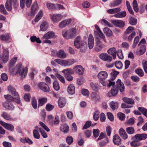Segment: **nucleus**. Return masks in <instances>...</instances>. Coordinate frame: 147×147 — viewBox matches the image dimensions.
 <instances>
[{"label":"nucleus","mask_w":147,"mask_h":147,"mask_svg":"<svg viewBox=\"0 0 147 147\" xmlns=\"http://www.w3.org/2000/svg\"><path fill=\"white\" fill-rule=\"evenodd\" d=\"M74 44L75 47L77 49L83 48L85 49L87 48L86 42L80 36H78L75 38Z\"/></svg>","instance_id":"nucleus-1"},{"label":"nucleus","mask_w":147,"mask_h":147,"mask_svg":"<svg viewBox=\"0 0 147 147\" xmlns=\"http://www.w3.org/2000/svg\"><path fill=\"white\" fill-rule=\"evenodd\" d=\"M76 30L75 28L70 29L62 32L63 37L67 39L73 38L76 35Z\"/></svg>","instance_id":"nucleus-2"},{"label":"nucleus","mask_w":147,"mask_h":147,"mask_svg":"<svg viewBox=\"0 0 147 147\" xmlns=\"http://www.w3.org/2000/svg\"><path fill=\"white\" fill-rule=\"evenodd\" d=\"M2 54L0 56V62L2 63H5L8 61L9 56V51L6 48L3 47Z\"/></svg>","instance_id":"nucleus-3"},{"label":"nucleus","mask_w":147,"mask_h":147,"mask_svg":"<svg viewBox=\"0 0 147 147\" xmlns=\"http://www.w3.org/2000/svg\"><path fill=\"white\" fill-rule=\"evenodd\" d=\"M16 73L19 74L22 78H24L26 75L27 72V69L26 67L24 68L21 63L18 64L16 66Z\"/></svg>","instance_id":"nucleus-4"},{"label":"nucleus","mask_w":147,"mask_h":147,"mask_svg":"<svg viewBox=\"0 0 147 147\" xmlns=\"http://www.w3.org/2000/svg\"><path fill=\"white\" fill-rule=\"evenodd\" d=\"M19 3L18 0H7L5 4L6 9L8 11L12 10V7H17Z\"/></svg>","instance_id":"nucleus-5"},{"label":"nucleus","mask_w":147,"mask_h":147,"mask_svg":"<svg viewBox=\"0 0 147 147\" xmlns=\"http://www.w3.org/2000/svg\"><path fill=\"white\" fill-rule=\"evenodd\" d=\"M8 91L11 93V95L14 97L15 99V102L19 104L20 102V99L18 93L16 92V90L11 86H9L8 87Z\"/></svg>","instance_id":"nucleus-6"},{"label":"nucleus","mask_w":147,"mask_h":147,"mask_svg":"<svg viewBox=\"0 0 147 147\" xmlns=\"http://www.w3.org/2000/svg\"><path fill=\"white\" fill-rule=\"evenodd\" d=\"M99 58L102 60L108 63L111 62L112 60V57L106 53H102L99 55Z\"/></svg>","instance_id":"nucleus-7"},{"label":"nucleus","mask_w":147,"mask_h":147,"mask_svg":"<svg viewBox=\"0 0 147 147\" xmlns=\"http://www.w3.org/2000/svg\"><path fill=\"white\" fill-rule=\"evenodd\" d=\"M95 28L96 30V31H94V34L95 35H98L100 38L103 40L105 43H107V42L105 39V35L101 31L98 26L96 25H95Z\"/></svg>","instance_id":"nucleus-8"},{"label":"nucleus","mask_w":147,"mask_h":147,"mask_svg":"<svg viewBox=\"0 0 147 147\" xmlns=\"http://www.w3.org/2000/svg\"><path fill=\"white\" fill-rule=\"evenodd\" d=\"M105 47V45L102 43L100 39H97L96 42V45L94 48L95 50L97 52L100 51Z\"/></svg>","instance_id":"nucleus-9"},{"label":"nucleus","mask_w":147,"mask_h":147,"mask_svg":"<svg viewBox=\"0 0 147 147\" xmlns=\"http://www.w3.org/2000/svg\"><path fill=\"white\" fill-rule=\"evenodd\" d=\"M121 92H123L125 89V86L123 83L121 82L120 79H118L116 82V85H114Z\"/></svg>","instance_id":"nucleus-10"},{"label":"nucleus","mask_w":147,"mask_h":147,"mask_svg":"<svg viewBox=\"0 0 147 147\" xmlns=\"http://www.w3.org/2000/svg\"><path fill=\"white\" fill-rule=\"evenodd\" d=\"M63 18V16L60 14H54L51 15V19L54 23H57Z\"/></svg>","instance_id":"nucleus-11"},{"label":"nucleus","mask_w":147,"mask_h":147,"mask_svg":"<svg viewBox=\"0 0 147 147\" xmlns=\"http://www.w3.org/2000/svg\"><path fill=\"white\" fill-rule=\"evenodd\" d=\"M39 88L44 92H48L49 91V88L48 86L44 82H40L38 84Z\"/></svg>","instance_id":"nucleus-12"},{"label":"nucleus","mask_w":147,"mask_h":147,"mask_svg":"<svg viewBox=\"0 0 147 147\" xmlns=\"http://www.w3.org/2000/svg\"><path fill=\"white\" fill-rule=\"evenodd\" d=\"M0 124L8 130L13 131L14 129V127L10 124L6 123L2 121H0Z\"/></svg>","instance_id":"nucleus-13"},{"label":"nucleus","mask_w":147,"mask_h":147,"mask_svg":"<svg viewBox=\"0 0 147 147\" xmlns=\"http://www.w3.org/2000/svg\"><path fill=\"white\" fill-rule=\"evenodd\" d=\"M113 24L116 27L122 28L124 26L125 23L123 21L121 20H113L112 21Z\"/></svg>","instance_id":"nucleus-14"},{"label":"nucleus","mask_w":147,"mask_h":147,"mask_svg":"<svg viewBox=\"0 0 147 147\" xmlns=\"http://www.w3.org/2000/svg\"><path fill=\"white\" fill-rule=\"evenodd\" d=\"M71 21V20L70 19L63 20L59 24V27L60 28H64L70 24Z\"/></svg>","instance_id":"nucleus-15"},{"label":"nucleus","mask_w":147,"mask_h":147,"mask_svg":"<svg viewBox=\"0 0 147 147\" xmlns=\"http://www.w3.org/2000/svg\"><path fill=\"white\" fill-rule=\"evenodd\" d=\"M73 69L75 73L80 75L82 74L84 72V68L80 65L76 66L73 68Z\"/></svg>","instance_id":"nucleus-16"},{"label":"nucleus","mask_w":147,"mask_h":147,"mask_svg":"<svg viewBox=\"0 0 147 147\" xmlns=\"http://www.w3.org/2000/svg\"><path fill=\"white\" fill-rule=\"evenodd\" d=\"M56 55L58 57L63 59L65 58L67 54L66 53L64 50L61 49L57 52Z\"/></svg>","instance_id":"nucleus-17"},{"label":"nucleus","mask_w":147,"mask_h":147,"mask_svg":"<svg viewBox=\"0 0 147 147\" xmlns=\"http://www.w3.org/2000/svg\"><path fill=\"white\" fill-rule=\"evenodd\" d=\"M113 141L114 144L116 145H119L121 144V139L118 135L115 134L113 136Z\"/></svg>","instance_id":"nucleus-18"},{"label":"nucleus","mask_w":147,"mask_h":147,"mask_svg":"<svg viewBox=\"0 0 147 147\" xmlns=\"http://www.w3.org/2000/svg\"><path fill=\"white\" fill-rule=\"evenodd\" d=\"M107 73L104 71L100 72L97 75L98 78L100 80H105L107 77Z\"/></svg>","instance_id":"nucleus-19"},{"label":"nucleus","mask_w":147,"mask_h":147,"mask_svg":"<svg viewBox=\"0 0 147 147\" xmlns=\"http://www.w3.org/2000/svg\"><path fill=\"white\" fill-rule=\"evenodd\" d=\"M118 90L115 86H113L111 91L107 93V95L109 97L114 96L117 94Z\"/></svg>","instance_id":"nucleus-20"},{"label":"nucleus","mask_w":147,"mask_h":147,"mask_svg":"<svg viewBox=\"0 0 147 147\" xmlns=\"http://www.w3.org/2000/svg\"><path fill=\"white\" fill-rule=\"evenodd\" d=\"M107 52L108 54L111 55L113 56L114 59H115L117 51L115 47H112L109 49L107 50Z\"/></svg>","instance_id":"nucleus-21"},{"label":"nucleus","mask_w":147,"mask_h":147,"mask_svg":"<svg viewBox=\"0 0 147 147\" xmlns=\"http://www.w3.org/2000/svg\"><path fill=\"white\" fill-rule=\"evenodd\" d=\"M1 115L4 119L7 120L15 121L16 119V118H13L11 117L10 115L6 112H3Z\"/></svg>","instance_id":"nucleus-22"},{"label":"nucleus","mask_w":147,"mask_h":147,"mask_svg":"<svg viewBox=\"0 0 147 147\" xmlns=\"http://www.w3.org/2000/svg\"><path fill=\"white\" fill-rule=\"evenodd\" d=\"M75 88L73 84H69L67 88V92L69 94H74L75 93Z\"/></svg>","instance_id":"nucleus-23"},{"label":"nucleus","mask_w":147,"mask_h":147,"mask_svg":"<svg viewBox=\"0 0 147 147\" xmlns=\"http://www.w3.org/2000/svg\"><path fill=\"white\" fill-rule=\"evenodd\" d=\"M38 9V5L36 2H34L32 5L30 14L34 16L35 14V11Z\"/></svg>","instance_id":"nucleus-24"},{"label":"nucleus","mask_w":147,"mask_h":147,"mask_svg":"<svg viewBox=\"0 0 147 147\" xmlns=\"http://www.w3.org/2000/svg\"><path fill=\"white\" fill-rule=\"evenodd\" d=\"M55 36V33L52 32H49L44 34L42 38L50 39L53 38Z\"/></svg>","instance_id":"nucleus-25"},{"label":"nucleus","mask_w":147,"mask_h":147,"mask_svg":"<svg viewBox=\"0 0 147 147\" xmlns=\"http://www.w3.org/2000/svg\"><path fill=\"white\" fill-rule=\"evenodd\" d=\"M146 48L145 45H143L140 47L139 50H138L136 51V54L140 55H142L146 51Z\"/></svg>","instance_id":"nucleus-26"},{"label":"nucleus","mask_w":147,"mask_h":147,"mask_svg":"<svg viewBox=\"0 0 147 147\" xmlns=\"http://www.w3.org/2000/svg\"><path fill=\"white\" fill-rule=\"evenodd\" d=\"M66 101L65 99L63 97H61L59 98L58 101V104L59 106L61 107H63L65 105Z\"/></svg>","instance_id":"nucleus-27"},{"label":"nucleus","mask_w":147,"mask_h":147,"mask_svg":"<svg viewBox=\"0 0 147 147\" xmlns=\"http://www.w3.org/2000/svg\"><path fill=\"white\" fill-rule=\"evenodd\" d=\"M48 24L47 23L44 21L43 22L40 26V30L42 31H45L47 30L48 27Z\"/></svg>","instance_id":"nucleus-28"},{"label":"nucleus","mask_w":147,"mask_h":147,"mask_svg":"<svg viewBox=\"0 0 147 147\" xmlns=\"http://www.w3.org/2000/svg\"><path fill=\"white\" fill-rule=\"evenodd\" d=\"M121 9L119 7H117L115 8L110 9L107 10V12L110 14H113L117 13L121 11Z\"/></svg>","instance_id":"nucleus-29"},{"label":"nucleus","mask_w":147,"mask_h":147,"mask_svg":"<svg viewBox=\"0 0 147 147\" xmlns=\"http://www.w3.org/2000/svg\"><path fill=\"white\" fill-rule=\"evenodd\" d=\"M54 61L55 62L62 66H67L66 60L57 59H55Z\"/></svg>","instance_id":"nucleus-30"},{"label":"nucleus","mask_w":147,"mask_h":147,"mask_svg":"<svg viewBox=\"0 0 147 147\" xmlns=\"http://www.w3.org/2000/svg\"><path fill=\"white\" fill-rule=\"evenodd\" d=\"M69 127L65 124H63L61 125L60 127V130L61 131L66 133L69 131Z\"/></svg>","instance_id":"nucleus-31"},{"label":"nucleus","mask_w":147,"mask_h":147,"mask_svg":"<svg viewBox=\"0 0 147 147\" xmlns=\"http://www.w3.org/2000/svg\"><path fill=\"white\" fill-rule=\"evenodd\" d=\"M126 15V13L125 11H121L118 12L117 13L114 14V17L117 18H122L125 17Z\"/></svg>","instance_id":"nucleus-32"},{"label":"nucleus","mask_w":147,"mask_h":147,"mask_svg":"<svg viewBox=\"0 0 147 147\" xmlns=\"http://www.w3.org/2000/svg\"><path fill=\"white\" fill-rule=\"evenodd\" d=\"M46 5L47 8L51 11L55 10V4L48 2L46 3Z\"/></svg>","instance_id":"nucleus-33"},{"label":"nucleus","mask_w":147,"mask_h":147,"mask_svg":"<svg viewBox=\"0 0 147 147\" xmlns=\"http://www.w3.org/2000/svg\"><path fill=\"white\" fill-rule=\"evenodd\" d=\"M134 30V29L133 27H129L125 32L124 37L127 38V35L132 32Z\"/></svg>","instance_id":"nucleus-34"},{"label":"nucleus","mask_w":147,"mask_h":147,"mask_svg":"<svg viewBox=\"0 0 147 147\" xmlns=\"http://www.w3.org/2000/svg\"><path fill=\"white\" fill-rule=\"evenodd\" d=\"M103 31L104 33L108 36H110L112 35V31L108 28H105L103 29Z\"/></svg>","instance_id":"nucleus-35"},{"label":"nucleus","mask_w":147,"mask_h":147,"mask_svg":"<svg viewBox=\"0 0 147 147\" xmlns=\"http://www.w3.org/2000/svg\"><path fill=\"white\" fill-rule=\"evenodd\" d=\"M47 101L46 98H40L38 101V106H41L45 104Z\"/></svg>","instance_id":"nucleus-36"},{"label":"nucleus","mask_w":147,"mask_h":147,"mask_svg":"<svg viewBox=\"0 0 147 147\" xmlns=\"http://www.w3.org/2000/svg\"><path fill=\"white\" fill-rule=\"evenodd\" d=\"M121 0H115L110 4V6L111 7H115L121 4Z\"/></svg>","instance_id":"nucleus-37"},{"label":"nucleus","mask_w":147,"mask_h":147,"mask_svg":"<svg viewBox=\"0 0 147 147\" xmlns=\"http://www.w3.org/2000/svg\"><path fill=\"white\" fill-rule=\"evenodd\" d=\"M3 106L8 110H13L14 108L13 106L10 103L5 102L3 103Z\"/></svg>","instance_id":"nucleus-38"},{"label":"nucleus","mask_w":147,"mask_h":147,"mask_svg":"<svg viewBox=\"0 0 147 147\" xmlns=\"http://www.w3.org/2000/svg\"><path fill=\"white\" fill-rule=\"evenodd\" d=\"M133 141L131 142L130 145L131 146L133 147H136L140 146L141 143L136 140L134 139H131Z\"/></svg>","instance_id":"nucleus-39"},{"label":"nucleus","mask_w":147,"mask_h":147,"mask_svg":"<svg viewBox=\"0 0 147 147\" xmlns=\"http://www.w3.org/2000/svg\"><path fill=\"white\" fill-rule=\"evenodd\" d=\"M110 106L113 110L117 109L118 106V104L117 102L112 101L110 103Z\"/></svg>","instance_id":"nucleus-40"},{"label":"nucleus","mask_w":147,"mask_h":147,"mask_svg":"<svg viewBox=\"0 0 147 147\" xmlns=\"http://www.w3.org/2000/svg\"><path fill=\"white\" fill-rule=\"evenodd\" d=\"M91 98L92 100L96 101H99L100 99V96L95 93H92Z\"/></svg>","instance_id":"nucleus-41"},{"label":"nucleus","mask_w":147,"mask_h":147,"mask_svg":"<svg viewBox=\"0 0 147 147\" xmlns=\"http://www.w3.org/2000/svg\"><path fill=\"white\" fill-rule=\"evenodd\" d=\"M123 100L127 104L133 105L134 103V100L131 98L125 97L123 98Z\"/></svg>","instance_id":"nucleus-42"},{"label":"nucleus","mask_w":147,"mask_h":147,"mask_svg":"<svg viewBox=\"0 0 147 147\" xmlns=\"http://www.w3.org/2000/svg\"><path fill=\"white\" fill-rule=\"evenodd\" d=\"M62 72L64 74L65 76L73 73L72 70L70 69H63L62 71Z\"/></svg>","instance_id":"nucleus-43"},{"label":"nucleus","mask_w":147,"mask_h":147,"mask_svg":"<svg viewBox=\"0 0 147 147\" xmlns=\"http://www.w3.org/2000/svg\"><path fill=\"white\" fill-rule=\"evenodd\" d=\"M42 11H40L37 14L35 18L34 21L35 22H37L42 16Z\"/></svg>","instance_id":"nucleus-44"},{"label":"nucleus","mask_w":147,"mask_h":147,"mask_svg":"<svg viewBox=\"0 0 147 147\" xmlns=\"http://www.w3.org/2000/svg\"><path fill=\"white\" fill-rule=\"evenodd\" d=\"M17 58L14 57L11 59L9 63V67L10 68H11L14 65L17 60Z\"/></svg>","instance_id":"nucleus-45"},{"label":"nucleus","mask_w":147,"mask_h":147,"mask_svg":"<svg viewBox=\"0 0 147 147\" xmlns=\"http://www.w3.org/2000/svg\"><path fill=\"white\" fill-rule=\"evenodd\" d=\"M119 72L118 71H116L115 70H113L112 72L111 73V79L112 80H114L117 77V74H118Z\"/></svg>","instance_id":"nucleus-46"},{"label":"nucleus","mask_w":147,"mask_h":147,"mask_svg":"<svg viewBox=\"0 0 147 147\" xmlns=\"http://www.w3.org/2000/svg\"><path fill=\"white\" fill-rule=\"evenodd\" d=\"M126 131L128 134H132L134 133L135 130L133 127H130L126 128Z\"/></svg>","instance_id":"nucleus-47"},{"label":"nucleus","mask_w":147,"mask_h":147,"mask_svg":"<svg viewBox=\"0 0 147 147\" xmlns=\"http://www.w3.org/2000/svg\"><path fill=\"white\" fill-rule=\"evenodd\" d=\"M57 78L63 83H64L65 82V79L61 75L57 73H56L55 75Z\"/></svg>","instance_id":"nucleus-48"},{"label":"nucleus","mask_w":147,"mask_h":147,"mask_svg":"<svg viewBox=\"0 0 147 147\" xmlns=\"http://www.w3.org/2000/svg\"><path fill=\"white\" fill-rule=\"evenodd\" d=\"M133 7L135 11L138 12L139 9L136 0H134L133 2Z\"/></svg>","instance_id":"nucleus-49"},{"label":"nucleus","mask_w":147,"mask_h":147,"mask_svg":"<svg viewBox=\"0 0 147 147\" xmlns=\"http://www.w3.org/2000/svg\"><path fill=\"white\" fill-rule=\"evenodd\" d=\"M101 23L102 24H104L105 26L108 27H112L113 26V25L108 22L107 20L104 19H102L101 20Z\"/></svg>","instance_id":"nucleus-50"},{"label":"nucleus","mask_w":147,"mask_h":147,"mask_svg":"<svg viewBox=\"0 0 147 147\" xmlns=\"http://www.w3.org/2000/svg\"><path fill=\"white\" fill-rule=\"evenodd\" d=\"M136 35V32H133L130 34L129 36L127 35V38L124 37L125 39L127 40L130 42L132 39Z\"/></svg>","instance_id":"nucleus-51"},{"label":"nucleus","mask_w":147,"mask_h":147,"mask_svg":"<svg viewBox=\"0 0 147 147\" xmlns=\"http://www.w3.org/2000/svg\"><path fill=\"white\" fill-rule=\"evenodd\" d=\"M5 98L9 102H10L12 101H15V100L16 99V98L15 99L14 98V97H13L11 95L7 94V95H4Z\"/></svg>","instance_id":"nucleus-52"},{"label":"nucleus","mask_w":147,"mask_h":147,"mask_svg":"<svg viewBox=\"0 0 147 147\" xmlns=\"http://www.w3.org/2000/svg\"><path fill=\"white\" fill-rule=\"evenodd\" d=\"M53 87L54 89L56 91H58L60 89V86L59 83L57 81H54L53 84Z\"/></svg>","instance_id":"nucleus-53"},{"label":"nucleus","mask_w":147,"mask_h":147,"mask_svg":"<svg viewBox=\"0 0 147 147\" xmlns=\"http://www.w3.org/2000/svg\"><path fill=\"white\" fill-rule=\"evenodd\" d=\"M137 20L134 17H131L129 20V23L132 25H134L137 23Z\"/></svg>","instance_id":"nucleus-54"},{"label":"nucleus","mask_w":147,"mask_h":147,"mask_svg":"<svg viewBox=\"0 0 147 147\" xmlns=\"http://www.w3.org/2000/svg\"><path fill=\"white\" fill-rule=\"evenodd\" d=\"M135 73L140 76H143L144 75V72L142 70L140 69H135Z\"/></svg>","instance_id":"nucleus-55"},{"label":"nucleus","mask_w":147,"mask_h":147,"mask_svg":"<svg viewBox=\"0 0 147 147\" xmlns=\"http://www.w3.org/2000/svg\"><path fill=\"white\" fill-rule=\"evenodd\" d=\"M139 40V38L138 36L136 37L134 40V43L132 46L133 49L136 46Z\"/></svg>","instance_id":"nucleus-56"},{"label":"nucleus","mask_w":147,"mask_h":147,"mask_svg":"<svg viewBox=\"0 0 147 147\" xmlns=\"http://www.w3.org/2000/svg\"><path fill=\"white\" fill-rule=\"evenodd\" d=\"M115 65L116 68L118 69L122 68L123 67V64L120 61H117L115 62Z\"/></svg>","instance_id":"nucleus-57"},{"label":"nucleus","mask_w":147,"mask_h":147,"mask_svg":"<svg viewBox=\"0 0 147 147\" xmlns=\"http://www.w3.org/2000/svg\"><path fill=\"white\" fill-rule=\"evenodd\" d=\"M32 105L34 109L37 108V101L33 97L32 98Z\"/></svg>","instance_id":"nucleus-58"},{"label":"nucleus","mask_w":147,"mask_h":147,"mask_svg":"<svg viewBox=\"0 0 147 147\" xmlns=\"http://www.w3.org/2000/svg\"><path fill=\"white\" fill-rule=\"evenodd\" d=\"M54 106L53 105L49 103L47 104L46 106V109L47 111H50L52 110L54 108Z\"/></svg>","instance_id":"nucleus-59"},{"label":"nucleus","mask_w":147,"mask_h":147,"mask_svg":"<svg viewBox=\"0 0 147 147\" xmlns=\"http://www.w3.org/2000/svg\"><path fill=\"white\" fill-rule=\"evenodd\" d=\"M39 123L41 126H42L45 130L48 132H49L50 130L46 125L43 122L40 121Z\"/></svg>","instance_id":"nucleus-60"},{"label":"nucleus","mask_w":147,"mask_h":147,"mask_svg":"<svg viewBox=\"0 0 147 147\" xmlns=\"http://www.w3.org/2000/svg\"><path fill=\"white\" fill-rule=\"evenodd\" d=\"M140 134H137L135 135L134 136L131 138V139H134L136 140L138 142L141 141L140 137Z\"/></svg>","instance_id":"nucleus-61"},{"label":"nucleus","mask_w":147,"mask_h":147,"mask_svg":"<svg viewBox=\"0 0 147 147\" xmlns=\"http://www.w3.org/2000/svg\"><path fill=\"white\" fill-rule=\"evenodd\" d=\"M117 55L118 58L120 59H122L123 58L122 51L121 50L119 49L118 50Z\"/></svg>","instance_id":"nucleus-62"},{"label":"nucleus","mask_w":147,"mask_h":147,"mask_svg":"<svg viewBox=\"0 0 147 147\" xmlns=\"http://www.w3.org/2000/svg\"><path fill=\"white\" fill-rule=\"evenodd\" d=\"M142 65L145 72L147 74V61H143Z\"/></svg>","instance_id":"nucleus-63"},{"label":"nucleus","mask_w":147,"mask_h":147,"mask_svg":"<svg viewBox=\"0 0 147 147\" xmlns=\"http://www.w3.org/2000/svg\"><path fill=\"white\" fill-rule=\"evenodd\" d=\"M66 141L69 144H70L73 142V138L71 136H68L67 137Z\"/></svg>","instance_id":"nucleus-64"}]
</instances>
